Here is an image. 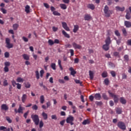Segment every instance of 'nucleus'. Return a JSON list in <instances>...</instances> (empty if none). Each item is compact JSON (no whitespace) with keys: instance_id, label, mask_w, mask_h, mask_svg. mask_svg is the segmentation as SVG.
<instances>
[{"instance_id":"nucleus-1","label":"nucleus","mask_w":131,"mask_h":131,"mask_svg":"<svg viewBox=\"0 0 131 131\" xmlns=\"http://www.w3.org/2000/svg\"><path fill=\"white\" fill-rule=\"evenodd\" d=\"M104 13L105 17H109L111 15H112L113 11L109 10V7L106 5L104 8Z\"/></svg>"},{"instance_id":"nucleus-2","label":"nucleus","mask_w":131,"mask_h":131,"mask_svg":"<svg viewBox=\"0 0 131 131\" xmlns=\"http://www.w3.org/2000/svg\"><path fill=\"white\" fill-rule=\"evenodd\" d=\"M33 122L35 125L39 124V117L37 115H32L31 116Z\"/></svg>"},{"instance_id":"nucleus-3","label":"nucleus","mask_w":131,"mask_h":131,"mask_svg":"<svg viewBox=\"0 0 131 131\" xmlns=\"http://www.w3.org/2000/svg\"><path fill=\"white\" fill-rule=\"evenodd\" d=\"M108 93L111 97H112V98H114V101L115 103H118V100H119L118 96L114 95V94L112 93L110 91H108Z\"/></svg>"},{"instance_id":"nucleus-4","label":"nucleus","mask_w":131,"mask_h":131,"mask_svg":"<svg viewBox=\"0 0 131 131\" xmlns=\"http://www.w3.org/2000/svg\"><path fill=\"white\" fill-rule=\"evenodd\" d=\"M67 123H70L71 125H73V121H74V117L72 116H69L67 119Z\"/></svg>"},{"instance_id":"nucleus-5","label":"nucleus","mask_w":131,"mask_h":131,"mask_svg":"<svg viewBox=\"0 0 131 131\" xmlns=\"http://www.w3.org/2000/svg\"><path fill=\"white\" fill-rule=\"evenodd\" d=\"M118 126L121 129H122L123 130H125L126 129V126H125V124L123 123V122H119L118 123Z\"/></svg>"},{"instance_id":"nucleus-6","label":"nucleus","mask_w":131,"mask_h":131,"mask_svg":"<svg viewBox=\"0 0 131 131\" xmlns=\"http://www.w3.org/2000/svg\"><path fill=\"white\" fill-rule=\"evenodd\" d=\"M62 25L63 28L65 29L67 31H70V29H69V27L67 26V24L66 22H62Z\"/></svg>"},{"instance_id":"nucleus-7","label":"nucleus","mask_w":131,"mask_h":131,"mask_svg":"<svg viewBox=\"0 0 131 131\" xmlns=\"http://www.w3.org/2000/svg\"><path fill=\"white\" fill-rule=\"evenodd\" d=\"M94 99H95V100L100 101V100H101V99H102V97L101 96V94L96 93V94H94Z\"/></svg>"},{"instance_id":"nucleus-8","label":"nucleus","mask_w":131,"mask_h":131,"mask_svg":"<svg viewBox=\"0 0 131 131\" xmlns=\"http://www.w3.org/2000/svg\"><path fill=\"white\" fill-rule=\"evenodd\" d=\"M115 8L117 12H123V11L125 10V8H124V7H120L119 6H117Z\"/></svg>"},{"instance_id":"nucleus-9","label":"nucleus","mask_w":131,"mask_h":131,"mask_svg":"<svg viewBox=\"0 0 131 131\" xmlns=\"http://www.w3.org/2000/svg\"><path fill=\"white\" fill-rule=\"evenodd\" d=\"M72 46L74 48H75V50H76V49H81V46H80V45L75 43V42L72 43Z\"/></svg>"},{"instance_id":"nucleus-10","label":"nucleus","mask_w":131,"mask_h":131,"mask_svg":"<svg viewBox=\"0 0 131 131\" xmlns=\"http://www.w3.org/2000/svg\"><path fill=\"white\" fill-rule=\"evenodd\" d=\"M126 14L125 15V18L127 20H129L130 19V12L128 11V10H126Z\"/></svg>"},{"instance_id":"nucleus-11","label":"nucleus","mask_w":131,"mask_h":131,"mask_svg":"<svg viewBox=\"0 0 131 131\" xmlns=\"http://www.w3.org/2000/svg\"><path fill=\"white\" fill-rule=\"evenodd\" d=\"M1 109L2 110L7 111V110H9V106H8V105H7L6 104H3L1 106Z\"/></svg>"},{"instance_id":"nucleus-12","label":"nucleus","mask_w":131,"mask_h":131,"mask_svg":"<svg viewBox=\"0 0 131 131\" xmlns=\"http://www.w3.org/2000/svg\"><path fill=\"white\" fill-rule=\"evenodd\" d=\"M120 102L121 104H123V105H125L126 104V100H125L124 97H121L120 98Z\"/></svg>"},{"instance_id":"nucleus-13","label":"nucleus","mask_w":131,"mask_h":131,"mask_svg":"<svg viewBox=\"0 0 131 131\" xmlns=\"http://www.w3.org/2000/svg\"><path fill=\"white\" fill-rule=\"evenodd\" d=\"M105 44L108 45L110 46V43H111V39L110 38V37H107L106 39L105 40Z\"/></svg>"},{"instance_id":"nucleus-14","label":"nucleus","mask_w":131,"mask_h":131,"mask_svg":"<svg viewBox=\"0 0 131 131\" xmlns=\"http://www.w3.org/2000/svg\"><path fill=\"white\" fill-rule=\"evenodd\" d=\"M78 29H79V26H78V25H74L73 32L74 33H76V32H77V31H78Z\"/></svg>"},{"instance_id":"nucleus-15","label":"nucleus","mask_w":131,"mask_h":131,"mask_svg":"<svg viewBox=\"0 0 131 131\" xmlns=\"http://www.w3.org/2000/svg\"><path fill=\"white\" fill-rule=\"evenodd\" d=\"M84 18L85 21H89V20H91V19L92 18V16H91V15L90 14H86L85 15V16Z\"/></svg>"},{"instance_id":"nucleus-16","label":"nucleus","mask_w":131,"mask_h":131,"mask_svg":"<svg viewBox=\"0 0 131 131\" xmlns=\"http://www.w3.org/2000/svg\"><path fill=\"white\" fill-rule=\"evenodd\" d=\"M125 26L127 27V28H129V27H131V22L125 21L124 22Z\"/></svg>"},{"instance_id":"nucleus-17","label":"nucleus","mask_w":131,"mask_h":131,"mask_svg":"<svg viewBox=\"0 0 131 131\" xmlns=\"http://www.w3.org/2000/svg\"><path fill=\"white\" fill-rule=\"evenodd\" d=\"M62 33L63 35H64L65 37H67V38H70V35H69V34H68L65 31H64V30L62 31Z\"/></svg>"},{"instance_id":"nucleus-18","label":"nucleus","mask_w":131,"mask_h":131,"mask_svg":"<svg viewBox=\"0 0 131 131\" xmlns=\"http://www.w3.org/2000/svg\"><path fill=\"white\" fill-rule=\"evenodd\" d=\"M23 110H24V107L21 106V105H19L18 109V113H21V114H23Z\"/></svg>"},{"instance_id":"nucleus-19","label":"nucleus","mask_w":131,"mask_h":131,"mask_svg":"<svg viewBox=\"0 0 131 131\" xmlns=\"http://www.w3.org/2000/svg\"><path fill=\"white\" fill-rule=\"evenodd\" d=\"M26 99H27V95L26 94H24L21 97V101L23 103H25Z\"/></svg>"},{"instance_id":"nucleus-20","label":"nucleus","mask_w":131,"mask_h":131,"mask_svg":"<svg viewBox=\"0 0 131 131\" xmlns=\"http://www.w3.org/2000/svg\"><path fill=\"white\" fill-rule=\"evenodd\" d=\"M25 12H26L27 14L30 13V6H29V5H26L25 7Z\"/></svg>"},{"instance_id":"nucleus-21","label":"nucleus","mask_w":131,"mask_h":131,"mask_svg":"<svg viewBox=\"0 0 131 131\" xmlns=\"http://www.w3.org/2000/svg\"><path fill=\"white\" fill-rule=\"evenodd\" d=\"M88 8L91 10H95V5L93 4H90L88 5Z\"/></svg>"},{"instance_id":"nucleus-22","label":"nucleus","mask_w":131,"mask_h":131,"mask_svg":"<svg viewBox=\"0 0 131 131\" xmlns=\"http://www.w3.org/2000/svg\"><path fill=\"white\" fill-rule=\"evenodd\" d=\"M42 116L45 120H47L48 119V114L45 112H42Z\"/></svg>"},{"instance_id":"nucleus-23","label":"nucleus","mask_w":131,"mask_h":131,"mask_svg":"<svg viewBox=\"0 0 131 131\" xmlns=\"http://www.w3.org/2000/svg\"><path fill=\"white\" fill-rule=\"evenodd\" d=\"M103 49L104 51H108L109 50V45L105 44L103 46Z\"/></svg>"},{"instance_id":"nucleus-24","label":"nucleus","mask_w":131,"mask_h":131,"mask_svg":"<svg viewBox=\"0 0 131 131\" xmlns=\"http://www.w3.org/2000/svg\"><path fill=\"white\" fill-rule=\"evenodd\" d=\"M60 7L61 9H62V10H66V9H67V6H66V4H60Z\"/></svg>"},{"instance_id":"nucleus-25","label":"nucleus","mask_w":131,"mask_h":131,"mask_svg":"<svg viewBox=\"0 0 131 131\" xmlns=\"http://www.w3.org/2000/svg\"><path fill=\"white\" fill-rule=\"evenodd\" d=\"M82 124L83 125H86V124H90V120L89 119L84 120L82 122Z\"/></svg>"},{"instance_id":"nucleus-26","label":"nucleus","mask_w":131,"mask_h":131,"mask_svg":"<svg viewBox=\"0 0 131 131\" xmlns=\"http://www.w3.org/2000/svg\"><path fill=\"white\" fill-rule=\"evenodd\" d=\"M12 27L14 30H17L18 27H19V25L18 24H14L13 25Z\"/></svg>"},{"instance_id":"nucleus-27","label":"nucleus","mask_w":131,"mask_h":131,"mask_svg":"<svg viewBox=\"0 0 131 131\" xmlns=\"http://www.w3.org/2000/svg\"><path fill=\"white\" fill-rule=\"evenodd\" d=\"M40 102L41 104H43L45 102V96L43 95H41L40 97Z\"/></svg>"},{"instance_id":"nucleus-28","label":"nucleus","mask_w":131,"mask_h":131,"mask_svg":"<svg viewBox=\"0 0 131 131\" xmlns=\"http://www.w3.org/2000/svg\"><path fill=\"white\" fill-rule=\"evenodd\" d=\"M89 75L91 79H94V73L93 71H89Z\"/></svg>"},{"instance_id":"nucleus-29","label":"nucleus","mask_w":131,"mask_h":131,"mask_svg":"<svg viewBox=\"0 0 131 131\" xmlns=\"http://www.w3.org/2000/svg\"><path fill=\"white\" fill-rule=\"evenodd\" d=\"M102 97L104 100H109V98H108V96H107L105 93H102Z\"/></svg>"},{"instance_id":"nucleus-30","label":"nucleus","mask_w":131,"mask_h":131,"mask_svg":"<svg viewBox=\"0 0 131 131\" xmlns=\"http://www.w3.org/2000/svg\"><path fill=\"white\" fill-rule=\"evenodd\" d=\"M13 47V43H9L8 44H6V48H7V49H12Z\"/></svg>"},{"instance_id":"nucleus-31","label":"nucleus","mask_w":131,"mask_h":131,"mask_svg":"<svg viewBox=\"0 0 131 131\" xmlns=\"http://www.w3.org/2000/svg\"><path fill=\"white\" fill-rule=\"evenodd\" d=\"M58 64L59 66V68H60V70H63V67H62V64H61V60L58 59Z\"/></svg>"},{"instance_id":"nucleus-32","label":"nucleus","mask_w":131,"mask_h":131,"mask_svg":"<svg viewBox=\"0 0 131 131\" xmlns=\"http://www.w3.org/2000/svg\"><path fill=\"white\" fill-rule=\"evenodd\" d=\"M16 81L17 82H23L24 81V79L21 77H18L16 79Z\"/></svg>"},{"instance_id":"nucleus-33","label":"nucleus","mask_w":131,"mask_h":131,"mask_svg":"<svg viewBox=\"0 0 131 131\" xmlns=\"http://www.w3.org/2000/svg\"><path fill=\"white\" fill-rule=\"evenodd\" d=\"M122 31L124 36H126V35H127V32H126V30L125 29V28H123L122 29Z\"/></svg>"},{"instance_id":"nucleus-34","label":"nucleus","mask_w":131,"mask_h":131,"mask_svg":"<svg viewBox=\"0 0 131 131\" xmlns=\"http://www.w3.org/2000/svg\"><path fill=\"white\" fill-rule=\"evenodd\" d=\"M23 57L25 60H29V56H28L26 54L23 55Z\"/></svg>"},{"instance_id":"nucleus-35","label":"nucleus","mask_w":131,"mask_h":131,"mask_svg":"<svg viewBox=\"0 0 131 131\" xmlns=\"http://www.w3.org/2000/svg\"><path fill=\"white\" fill-rule=\"evenodd\" d=\"M124 61H125V62H128V60H129V58H128V55H125L124 56Z\"/></svg>"},{"instance_id":"nucleus-36","label":"nucleus","mask_w":131,"mask_h":131,"mask_svg":"<svg viewBox=\"0 0 131 131\" xmlns=\"http://www.w3.org/2000/svg\"><path fill=\"white\" fill-rule=\"evenodd\" d=\"M51 68L53 70H56V63H52L51 65Z\"/></svg>"},{"instance_id":"nucleus-37","label":"nucleus","mask_w":131,"mask_h":131,"mask_svg":"<svg viewBox=\"0 0 131 131\" xmlns=\"http://www.w3.org/2000/svg\"><path fill=\"white\" fill-rule=\"evenodd\" d=\"M53 14L54 15V16H60L61 15V14H60V13L58 12L57 11H53Z\"/></svg>"},{"instance_id":"nucleus-38","label":"nucleus","mask_w":131,"mask_h":131,"mask_svg":"<svg viewBox=\"0 0 131 131\" xmlns=\"http://www.w3.org/2000/svg\"><path fill=\"white\" fill-rule=\"evenodd\" d=\"M115 40H116L117 44L119 46V45H120V43H121V38H119L118 39H117V38H115Z\"/></svg>"},{"instance_id":"nucleus-39","label":"nucleus","mask_w":131,"mask_h":131,"mask_svg":"<svg viewBox=\"0 0 131 131\" xmlns=\"http://www.w3.org/2000/svg\"><path fill=\"white\" fill-rule=\"evenodd\" d=\"M122 112V111H121V108H117L116 109V113H117V114H121Z\"/></svg>"},{"instance_id":"nucleus-40","label":"nucleus","mask_w":131,"mask_h":131,"mask_svg":"<svg viewBox=\"0 0 131 131\" xmlns=\"http://www.w3.org/2000/svg\"><path fill=\"white\" fill-rule=\"evenodd\" d=\"M48 43L49 46H53V45L54 44V41L52 39H49L48 40Z\"/></svg>"},{"instance_id":"nucleus-41","label":"nucleus","mask_w":131,"mask_h":131,"mask_svg":"<svg viewBox=\"0 0 131 131\" xmlns=\"http://www.w3.org/2000/svg\"><path fill=\"white\" fill-rule=\"evenodd\" d=\"M39 128H42V127L43 126V122H42V121H40L39 122Z\"/></svg>"},{"instance_id":"nucleus-42","label":"nucleus","mask_w":131,"mask_h":131,"mask_svg":"<svg viewBox=\"0 0 131 131\" xmlns=\"http://www.w3.org/2000/svg\"><path fill=\"white\" fill-rule=\"evenodd\" d=\"M111 74L113 76V77H115L116 76V73H115V71H111Z\"/></svg>"},{"instance_id":"nucleus-43","label":"nucleus","mask_w":131,"mask_h":131,"mask_svg":"<svg viewBox=\"0 0 131 131\" xmlns=\"http://www.w3.org/2000/svg\"><path fill=\"white\" fill-rule=\"evenodd\" d=\"M25 88H27V89H29L31 86L30 83H29V82L25 83Z\"/></svg>"},{"instance_id":"nucleus-44","label":"nucleus","mask_w":131,"mask_h":131,"mask_svg":"<svg viewBox=\"0 0 131 131\" xmlns=\"http://www.w3.org/2000/svg\"><path fill=\"white\" fill-rule=\"evenodd\" d=\"M35 74L37 79H39V73L38 72V71L35 72Z\"/></svg>"},{"instance_id":"nucleus-45","label":"nucleus","mask_w":131,"mask_h":131,"mask_svg":"<svg viewBox=\"0 0 131 131\" xmlns=\"http://www.w3.org/2000/svg\"><path fill=\"white\" fill-rule=\"evenodd\" d=\"M6 119L9 122V123H12V120L9 117H6Z\"/></svg>"},{"instance_id":"nucleus-46","label":"nucleus","mask_w":131,"mask_h":131,"mask_svg":"<svg viewBox=\"0 0 131 131\" xmlns=\"http://www.w3.org/2000/svg\"><path fill=\"white\" fill-rule=\"evenodd\" d=\"M32 108L33 110H37L38 109V106H37L36 105V104H34V105L32 106Z\"/></svg>"},{"instance_id":"nucleus-47","label":"nucleus","mask_w":131,"mask_h":131,"mask_svg":"<svg viewBox=\"0 0 131 131\" xmlns=\"http://www.w3.org/2000/svg\"><path fill=\"white\" fill-rule=\"evenodd\" d=\"M5 67H9L10 65H11V63L9 61H6L4 63Z\"/></svg>"},{"instance_id":"nucleus-48","label":"nucleus","mask_w":131,"mask_h":131,"mask_svg":"<svg viewBox=\"0 0 131 131\" xmlns=\"http://www.w3.org/2000/svg\"><path fill=\"white\" fill-rule=\"evenodd\" d=\"M22 39H23V40H24V41H25V42H28V39L27 38V37H26L25 36H23Z\"/></svg>"},{"instance_id":"nucleus-49","label":"nucleus","mask_w":131,"mask_h":131,"mask_svg":"<svg viewBox=\"0 0 131 131\" xmlns=\"http://www.w3.org/2000/svg\"><path fill=\"white\" fill-rule=\"evenodd\" d=\"M6 129H7V127H6L4 126H0V130L6 131Z\"/></svg>"},{"instance_id":"nucleus-50","label":"nucleus","mask_w":131,"mask_h":131,"mask_svg":"<svg viewBox=\"0 0 131 131\" xmlns=\"http://www.w3.org/2000/svg\"><path fill=\"white\" fill-rule=\"evenodd\" d=\"M95 104H96L97 106H101L102 105V104H103V103L102 102V101H96Z\"/></svg>"},{"instance_id":"nucleus-51","label":"nucleus","mask_w":131,"mask_h":131,"mask_svg":"<svg viewBox=\"0 0 131 131\" xmlns=\"http://www.w3.org/2000/svg\"><path fill=\"white\" fill-rule=\"evenodd\" d=\"M75 82H76V83H79V84H80V85L82 84V82L80 81V80H79L75 79Z\"/></svg>"},{"instance_id":"nucleus-52","label":"nucleus","mask_w":131,"mask_h":131,"mask_svg":"<svg viewBox=\"0 0 131 131\" xmlns=\"http://www.w3.org/2000/svg\"><path fill=\"white\" fill-rule=\"evenodd\" d=\"M29 114V111H28L26 113H25L24 114V117H25V119L27 118V115H28Z\"/></svg>"},{"instance_id":"nucleus-53","label":"nucleus","mask_w":131,"mask_h":131,"mask_svg":"<svg viewBox=\"0 0 131 131\" xmlns=\"http://www.w3.org/2000/svg\"><path fill=\"white\" fill-rule=\"evenodd\" d=\"M11 40L9 38H6V43L8 45V43H10Z\"/></svg>"},{"instance_id":"nucleus-54","label":"nucleus","mask_w":131,"mask_h":131,"mask_svg":"<svg viewBox=\"0 0 131 131\" xmlns=\"http://www.w3.org/2000/svg\"><path fill=\"white\" fill-rule=\"evenodd\" d=\"M8 80H5L3 82V85L4 86H7V85H8Z\"/></svg>"},{"instance_id":"nucleus-55","label":"nucleus","mask_w":131,"mask_h":131,"mask_svg":"<svg viewBox=\"0 0 131 131\" xmlns=\"http://www.w3.org/2000/svg\"><path fill=\"white\" fill-rule=\"evenodd\" d=\"M115 34H116L117 36H120V33H119L118 30H116L115 31Z\"/></svg>"},{"instance_id":"nucleus-56","label":"nucleus","mask_w":131,"mask_h":131,"mask_svg":"<svg viewBox=\"0 0 131 131\" xmlns=\"http://www.w3.org/2000/svg\"><path fill=\"white\" fill-rule=\"evenodd\" d=\"M1 11L3 14H7V10L5 9L4 8H1Z\"/></svg>"},{"instance_id":"nucleus-57","label":"nucleus","mask_w":131,"mask_h":131,"mask_svg":"<svg viewBox=\"0 0 131 131\" xmlns=\"http://www.w3.org/2000/svg\"><path fill=\"white\" fill-rule=\"evenodd\" d=\"M70 52L71 53V56H74V50L73 49H70Z\"/></svg>"},{"instance_id":"nucleus-58","label":"nucleus","mask_w":131,"mask_h":131,"mask_svg":"<svg viewBox=\"0 0 131 131\" xmlns=\"http://www.w3.org/2000/svg\"><path fill=\"white\" fill-rule=\"evenodd\" d=\"M89 99H90V101H94V99H95V96H94L93 95H91L89 97Z\"/></svg>"},{"instance_id":"nucleus-59","label":"nucleus","mask_w":131,"mask_h":131,"mask_svg":"<svg viewBox=\"0 0 131 131\" xmlns=\"http://www.w3.org/2000/svg\"><path fill=\"white\" fill-rule=\"evenodd\" d=\"M102 77H107V72H103L102 74Z\"/></svg>"},{"instance_id":"nucleus-60","label":"nucleus","mask_w":131,"mask_h":131,"mask_svg":"<svg viewBox=\"0 0 131 131\" xmlns=\"http://www.w3.org/2000/svg\"><path fill=\"white\" fill-rule=\"evenodd\" d=\"M104 83L106 85H108L109 84V80L108 79H105L104 80Z\"/></svg>"},{"instance_id":"nucleus-61","label":"nucleus","mask_w":131,"mask_h":131,"mask_svg":"<svg viewBox=\"0 0 131 131\" xmlns=\"http://www.w3.org/2000/svg\"><path fill=\"white\" fill-rule=\"evenodd\" d=\"M52 119H54V120H57V116L56 115H53L51 116Z\"/></svg>"},{"instance_id":"nucleus-62","label":"nucleus","mask_w":131,"mask_h":131,"mask_svg":"<svg viewBox=\"0 0 131 131\" xmlns=\"http://www.w3.org/2000/svg\"><path fill=\"white\" fill-rule=\"evenodd\" d=\"M9 56H10V54L9 53V52H5V58H9Z\"/></svg>"},{"instance_id":"nucleus-63","label":"nucleus","mask_w":131,"mask_h":131,"mask_svg":"<svg viewBox=\"0 0 131 131\" xmlns=\"http://www.w3.org/2000/svg\"><path fill=\"white\" fill-rule=\"evenodd\" d=\"M4 71L5 72H9V68L8 67H5Z\"/></svg>"},{"instance_id":"nucleus-64","label":"nucleus","mask_w":131,"mask_h":131,"mask_svg":"<svg viewBox=\"0 0 131 131\" xmlns=\"http://www.w3.org/2000/svg\"><path fill=\"white\" fill-rule=\"evenodd\" d=\"M128 46H131V39H129L127 41Z\"/></svg>"}]
</instances>
